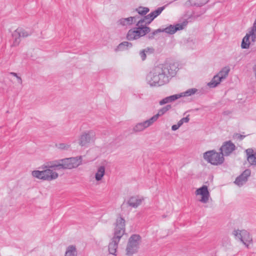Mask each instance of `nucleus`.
Wrapping results in <instances>:
<instances>
[{"mask_svg":"<svg viewBox=\"0 0 256 256\" xmlns=\"http://www.w3.org/2000/svg\"><path fill=\"white\" fill-rule=\"evenodd\" d=\"M178 70L176 63H165L154 66L146 76L150 86H160L168 83Z\"/></svg>","mask_w":256,"mask_h":256,"instance_id":"nucleus-1","label":"nucleus"},{"mask_svg":"<svg viewBox=\"0 0 256 256\" xmlns=\"http://www.w3.org/2000/svg\"><path fill=\"white\" fill-rule=\"evenodd\" d=\"M125 222V220L120 216L116 220L114 224L113 236L108 244V252L110 254L116 255L118 244L126 232Z\"/></svg>","mask_w":256,"mask_h":256,"instance_id":"nucleus-2","label":"nucleus"},{"mask_svg":"<svg viewBox=\"0 0 256 256\" xmlns=\"http://www.w3.org/2000/svg\"><path fill=\"white\" fill-rule=\"evenodd\" d=\"M82 156L72 157L50 162L48 167L57 170L60 169L70 170L82 164Z\"/></svg>","mask_w":256,"mask_h":256,"instance_id":"nucleus-3","label":"nucleus"},{"mask_svg":"<svg viewBox=\"0 0 256 256\" xmlns=\"http://www.w3.org/2000/svg\"><path fill=\"white\" fill-rule=\"evenodd\" d=\"M151 28L148 26H136L128 32L126 39L128 40H133L140 38L150 32Z\"/></svg>","mask_w":256,"mask_h":256,"instance_id":"nucleus-4","label":"nucleus"},{"mask_svg":"<svg viewBox=\"0 0 256 256\" xmlns=\"http://www.w3.org/2000/svg\"><path fill=\"white\" fill-rule=\"evenodd\" d=\"M141 240L139 234H133L130 237L126 250L128 256H132L138 252Z\"/></svg>","mask_w":256,"mask_h":256,"instance_id":"nucleus-5","label":"nucleus"},{"mask_svg":"<svg viewBox=\"0 0 256 256\" xmlns=\"http://www.w3.org/2000/svg\"><path fill=\"white\" fill-rule=\"evenodd\" d=\"M204 158L212 164L218 166L221 164L224 161V158L220 152L214 150H209L204 154Z\"/></svg>","mask_w":256,"mask_h":256,"instance_id":"nucleus-6","label":"nucleus"},{"mask_svg":"<svg viewBox=\"0 0 256 256\" xmlns=\"http://www.w3.org/2000/svg\"><path fill=\"white\" fill-rule=\"evenodd\" d=\"M30 31H27L22 28H18L12 33V46H16L20 42L21 38H26L32 34Z\"/></svg>","mask_w":256,"mask_h":256,"instance_id":"nucleus-7","label":"nucleus"},{"mask_svg":"<svg viewBox=\"0 0 256 256\" xmlns=\"http://www.w3.org/2000/svg\"><path fill=\"white\" fill-rule=\"evenodd\" d=\"M233 234L236 238L240 240L248 248L249 244L252 242V237L246 230H234L233 232Z\"/></svg>","mask_w":256,"mask_h":256,"instance_id":"nucleus-8","label":"nucleus"},{"mask_svg":"<svg viewBox=\"0 0 256 256\" xmlns=\"http://www.w3.org/2000/svg\"><path fill=\"white\" fill-rule=\"evenodd\" d=\"M96 139V134L93 130H89L84 132L80 136L79 144L82 146H86L87 144L94 142Z\"/></svg>","mask_w":256,"mask_h":256,"instance_id":"nucleus-9","label":"nucleus"},{"mask_svg":"<svg viewBox=\"0 0 256 256\" xmlns=\"http://www.w3.org/2000/svg\"><path fill=\"white\" fill-rule=\"evenodd\" d=\"M236 148V146L230 140L225 142L220 148L222 156H229Z\"/></svg>","mask_w":256,"mask_h":256,"instance_id":"nucleus-10","label":"nucleus"},{"mask_svg":"<svg viewBox=\"0 0 256 256\" xmlns=\"http://www.w3.org/2000/svg\"><path fill=\"white\" fill-rule=\"evenodd\" d=\"M188 22L184 21L182 24H178L174 26L170 24L165 28L161 29V31L162 32H164L166 33L172 34H174L178 30L184 29V26H186Z\"/></svg>","mask_w":256,"mask_h":256,"instance_id":"nucleus-11","label":"nucleus"},{"mask_svg":"<svg viewBox=\"0 0 256 256\" xmlns=\"http://www.w3.org/2000/svg\"><path fill=\"white\" fill-rule=\"evenodd\" d=\"M196 194L202 196L200 202L204 204L207 203L210 197V192L208 186L204 185L196 190Z\"/></svg>","mask_w":256,"mask_h":256,"instance_id":"nucleus-12","label":"nucleus"},{"mask_svg":"<svg viewBox=\"0 0 256 256\" xmlns=\"http://www.w3.org/2000/svg\"><path fill=\"white\" fill-rule=\"evenodd\" d=\"M250 175V170L246 169L244 170L240 175L236 178L234 182L238 186H241L248 181V178Z\"/></svg>","mask_w":256,"mask_h":256,"instance_id":"nucleus-13","label":"nucleus"},{"mask_svg":"<svg viewBox=\"0 0 256 256\" xmlns=\"http://www.w3.org/2000/svg\"><path fill=\"white\" fill-rule=\"evenodd\" d=\"M143 200V198H140L138 196H132L128 198L126 204L128 206L136 208L142 204Z\"/></svg>","mask_w":256,"mask_h":256,"instance_id":"nucleus-14","label":"nucleus"},{"mask_svg":"<svg viewBox=\"0 0 256 256\" xmlns=\"http://www.w3.org/2000/svg\"><path fill=\"white\" fill-rule=\"evenodd\" d=\"M154 122L152 120L151 118L145 120L144 122H140L136 125L134 128V130L136 132H140L144 130L146 128L150 126Z\"/></svg>","mask_w":256,"mask_h":256,"instance_id":"nucleus-15","label":"nucleus"},{"mask_svg":"<svg viewBox=\"0 0 256 256\" xmlns=\"http://www.w3.org/2000/svg\"><path fill=\"white\" fill-rule=\"evenodd\" d=\"M172 108V106L170 104H167L166 106L162 107V108L160 109L158 111L157 114L154 115L151 118L152 120L154 122H156L158 118L165 114L168 110H169Z\"/></svg>","mask_w":256,"mask_h":256,"instance_id":"nucleus-16","label":"nucleus"},{"mask_svg":"<svg viewBox=\"0 0 256 256\" xmlns=\"http://www.w3.org/2000/svg\"><path fill=\"white\" fill-rule=\"evenodd\" d=\"M45 180H52L56 179L58 177V174L50 168L44 170Z\"/></svg>","mask_w":256,"mask_h":256,"instance_id":"nucleus-17","label":"nucleus"},{"mask_svg":"<svg viewBox=\"0 0 256 256\" xmlns=\"http://www.w3.org/2000/svg\"><path fill=\"white\" fill-rule=\"evenodd\" d=\"M181 97L182 95H179V94H174L163 98L160 102L159 104L160 105H164V104L174 102Z\"/></svg>","mask_w":256,"mask_h":256,"instance_id":"nucleus-18","label":"nucleus"},{"mask_svg":"<svg viewBox=\"0 0 256 256\" xmlns=\"http://www.w3.org/2000/svg\"><path fill=\"white\" fill-rule=\"evenodd\" d=\"M134 18H131V16L127 18H122L118 20L117 24L122 26H129L134 24Z\"/></svg>","mask_w":256,"mask_h":256,"instance_id":"nucleus-19","label":"nucleus"},{"mask_svg":"<svg viewBox=\"0 0 256 256\" xmlns=\"http://www.w3.org/2000/svg\"><path fill=\"white\" fill-rule=\"evenodd\" d=\"M132 46V44L131 42H123L118 45L116 48V50L124 51L128 50Z\"/></svg>","mask_w":256,"mask_h":256,"instance_id":"nucleus-20","label":"nucleus"},{"mask_svg":"<svg viewBox=\"0 0 256 256\" xmlns=\"http://www.w3.org/2000/svg\"><path fill=\"white\" fill-rule=\"evenodd\" d=\"M221 78L218 74L214 76L211 81L208 84V86L210 88H216L222 82Z\"/></svg>","mask_w":256,"mask_h":256,"instance_id":"nucleus-21","label":"nucleus"},{"mask_svg":"<svg viewBox=\"0 0 256 256\" xmlns=\"http://www.w3.org/2000/svg\"><path fill=\"white\" fill-rule=\"evenodd\" d=\"M77 250L74 246L70 245L67 247L64 256H77Z\"/></svg>","mask_w":256,"mask_h":256,"instance_id":"nucleus-22","label":"nucleus"},{"mask_svg":"<svg viewBox=\"0 0 256 256\" xmlns=\"http://www.w3.org/2000/svg\"><path fill=\"white\" fill-rule=\"evenodd\" d=\"M105 174V168L104 166H102L98 167V170L95 175L96 180L97 181L100 180L103 178Z\"/></svg>","mask_w":256,"mask_h":256,"instance_id":"nucleus-23","label":"nucleus"},{"mask_svg":"<svg viewBox=\"0 0 256 256\" xmlns=\"http://www.w3.org/2000/svg\"><path fill=\"white\" fill-rule=\"evenodd\" d=\"M192 6H202L206 4L209 0H189Z\"/></svg>","mask_w":256,"mask_h":256,"instance_id":"nucleus-24","label":"nucleus"},{"mask_svg":"<svg viewBox=\"0 0 256 256\" xmlns=\"http://www.w3.org/2000/svg\"><path fill=\"white\" fill-rule=\"evenodd\" d=\"M32 176L37 178L45 180L44 170H34L32 172Z\"/></svg>","mask_w":256,"mask_h":256,"instance_id":"nucleus-25","label":"nucleus"},{"mask_svg":"<svg viewBox=\"0 0 256 256\" xmlns=\"http://www.w3.org/2000/svg\"><path fill=\"white\" fill-rule=\"evenodd\" d=\"M230 68L226 67L224 68L217 74L222 80L225 79L228 76Z\"/></svg>","mask_w":256,"mask_h":256,"instance_id":"nucleus-26","label":"nucleus"},{"mask_svg":"<svg viewBox=\"0 0 256 256\" xmlns=\"http://www.w3.org/2000/svg\"><path fill=\"white\" fill-rule=\"evenodd\" d=\"M136 11L139 14L143 16H145L150 11V9L147 7L139 6L136 9Z\"/></svg>","mask_w":256,"mask_h":256,"instance_id":"nucleus-27","label":"nucleus"},{"mask_svg":"<svg viewBox=\"0 0 256 256\" xmlns=\"http://www.w3.org/2000/svg\"><path fill=\"white\" fill-rule=\"evenodd\" d=\"M151 22H149V20L146 19V17H144L139 20L136 24V26H147L150 24Z\"/></svg>","mask_w":256,"mask_h":256,"instance_id":"nucleus-28","label":"nucleus"},{"mask_svg":"<svg viewBox=\"0 0 256 256\" xmlns=\"http://www.w3.org/2000/svg\"><path fill=\"white\" fill-rule=\"evenodd\" d=\"M165 6L158 8L156 10L150 12V16L152 17V18H154V19L161 14Z\"/></svg>","mask_w":256,"mask_h":256,"instance_id":"nucleus-29","label":"nucleus"},{"mask_svg":"<svg viewBox=\"0 0 256 256\" xmlns=\"http://www.w3.org/2000/svg\"><path fill=\"white\" fill-rule=\"evenodd\" d=\"M198 90L196 88H190L186 92L179 94V95H182V97L190 96L192 94H194Z\"/></svg>","mask_w":256,"mask_h":256,"instance_id":"nucleus-30","label":"nucleus"},{"mask_svg":"<svg viewBox=\"0 0 256 256\" xmlns=\"http://www.w3.org/2000/svg\"><path fill=\"white\" fill-rule=\"evenodd\" d=\"M149 50H152L151 52H152V49L147 48L146 49H144V50H141L140 52V55L141 57L142 60H144L146 59V52H148Z\"/></svg>","mask_w":256,"mask_h":256,"instance_id":"nucleus-31","label":"nucleus"},{"mask_svg":"<svg viewBox=\"0 0 256 256\" xmlns=\"http://www.w3.org/2000/svg\"><path fill=\"white\" fill-rule=\"evenodd\" d=\"M162 32L161 28H158L156 30H154L153 32L151 33H148L147 37L149 40H152L154 38V36L158 32Z\"/></svg>","mask_w":256,"mask_h":256,"instance_id":"nucleus-32","label":"nucleus"},{"mask_svg":"<svg viewBox=\"0 0 256 256\" xmlns=\"http://www.w3.org/2000/svg\"><path fill=\"white\" fill-rule=\"evenodd\" d=\"M248 160L251 165H256V156L255 154L250 156L248 157Z\"/></svg>","mask_w":256,"mask_h":256,"instance_id":"nucleus-33","label":"nucleus"},{"mask_svg":"<svg viewBox=\"0 0 256 256\" xmlns=\"http://www.w3.org/2000/svg\"><path fill=\"white\" fill-rule=\"evenodd\" d=\"M56 148L60 150H67L69 148V146L66 145L64 143L56 144Z\"/></svg>","mask_w":256,"mask_h":256,"instance_id":"nucleus-34","label":"nucleus"},{"mask_svg":"<svg viewBox=\"0 0 256 256\" xmlns=\"http://www.w3.org/2000/svg\"><path fill=\"white\" fill-rule=\"evenodd\" d=\"M253 152H254V150L252 149V148L247 149L246 150L247 158H248V157H249L250 156L254 155V154H253Z\"/></svg>","mask_w":256,"mask_h":256,"instance_id":"nucleus-35","label":"nucleus"},{"mask_svg":"<svg viewBox=\"0 0 256 256\" xmlns=\"http://www.w3.org/2000/svg\"><path fill=\"white\" fill-rule=\"evenodd\" d=\"M189 115L187 116L185 118H183L181 119V120L182 122V123H186V122H188L190 120V118H189Z\"/></svg>","mask_w":256,"mask_h":256,"instance_id":"nucleus-36","label":"nucleus"},{"mask_svg":"<svg viewBox=\"0 0 256 256\" xmlns=\"http://www.w3.org/2000/svg\"><path fill=\"white\" fill-rule=\"evenodd\" d=\"M144 16L146 17V19L149 20V22H152L154 20V18H152V17L150 16V13Z\"/></svg>","mask_w":256,"mask_h":256,"instance_id":"nucleus-37","label":"nucleus"},{"mask_svg":"<svg viewBox=\"0 0 256 256\" xmlns=\"http://www.w3.org/2000/svg\"><path fill=\"white\" fill-rule=\"evenodd\" d=\"M180 127L177 124H174L172 126V130L174 131L177 130Z\"/></svg>","mask_w":256,"mask_h":256,"instance_id":"nucleus-38","label":"nucleus"},{"mask_svg":"<svg viewBox=\"0 0 256 256\" xmlns=\"http://www.w3.org/2000/svg\"><path fill=\"white\" fill-rule=\"evenodd\" d=\"M237 135L238 136V138L240 140H242L245 137V136L242 135L240 134H237Z\"/></svg>","mask_w":256,"mask_h":256,"instance_id":"nucleus-39","label":"nucleus"},{"mask_svg":"<svg viewBox=\"0 0 256 256\" xmlns=\"http://www.w3.org/2000/svg\"><path fill=\"white\" fill-rule=\"evenodd\" d=\"M17 78V80H18V82L20 84H22V79L19 76H18V77L16 78Z\"/></svg>","mask_w":256,"mask_h":256,"instance_id":"nucleus-40","label":"nucleus"},{"mask_svg":"<svg viewBox=\"0 0 256 256\" xmlns=\"http://www.w3.org/2000/svg\"><path fill=\"white\" fill-rule=\"evenodd\" d=\"M176 124L178 125V126H179V127H180V126H182L183 124L181 120H180Z\"/></svg>","mask_w":256,"mask_h":256,"instance_id":"nucleus-41","label":"nucleus"},{"mask_svg":"<svg viewBox=\"0 0 256 256\" xmlns=\"http://www.w3.org/2000/svg\"><path fill=\"white\" fill-rule=\"evenodd\" d=\"M10 74L12 76H13L16 77V78H17L18 76L16 73L14 72H11L10 73Z\"/></svg>","mask_w":256,"mask_h":256,"instance_id":"nucleus-42","label":"nucleus"},{"mask_svg":"<svg viewBox=\"0 0 256 256\" xmlns=\"http://www.w3.org/2000/svg\"><path fill=\"white\" fill-rule=\"evenodd\" d=\"M131 18H135L134 20V24L136 22V20L139 18L138 16H131Z\"/></svg>","mask_w":256,"mask_h":256,"instance_id":"nucleus-43","label":"nucleus"},{"mask_svg":"<svg viewBox=\"0 0 256 256\" xmlns=\"http://www.w3.org/2000/svg\"><path fill=\"white\" fill-rule=\"evenodd\" d=\"M230 114V112H223V114L224 115H228V114Z\"/></svg>","mask_w":256,"mask_h":256,"instance_id":"nucleus-44","label":"nucleus"},{"mask_svg":"<svg viewBox=\"0 0 256 256\" xmlns=\"http://www.w3.org/2000/svg\"><path fill=\"white\" fill-rule=\"evenodd\" d=\"M254 71L255 75L256 76V65H254Z\"/></svg>","mask_w":256,"mask_h":256,"instance_id":"nucleus-45","label":"nucleus"}]
</instances>
